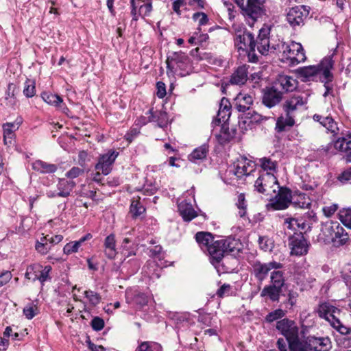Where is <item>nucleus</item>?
<instances>
[{
	"instance_id": "31",
	"label": "nucleus",
	"mask_w": 351,
	"mask_h": 351,
	"mask_svg": "<svg viewBox=\"0 0 351 351\" xmlns=\"http://www.w3.org/2000/svg\"><path fill=\"white\" fill-rule=\"evenodd\" d=\"M313 120L319 122L322 125L326 128V130L331 133L335 134L338 130L337 123L330 116H322L320 114H314Z\"/></svg>"
},
{
	"instance_id": "24",
	"label": "nucleus",
	"mask_w": 351,
	"mask_h": 351,
	"mask_svg": "<svg viewBox=\"0 0 351 351\" xmlns=\"http://www.w3.org/2000/svg\"><path fill=\"white\" fill-rule=\"evenodd\" d=\"M258 164L265 173L262 174H271L275 176L278 172V162L271 157H263L258 159Z\"/></svg>"
},
{
	"instance_id": "19",
	"label": "nucleus",
	"mask_w": 351,
	"mask_h": 351,
	"mask_svg": "<svg viewBox=\"0 0 351 351\" xmlns=\"http://www.w3.org/2000/svg\"><path fill=\"white\" fill-rule=\"evenodd\" d=\"M276 328L286 338L287 341L299 334V328L295 323L286 318L277 322Z\"/></svg>"
},
{
	"instance_id": "33",
	"label": "nucleus",
	"mask_w": 351,
	"mask_h": 351,
	"mask_svg": "<svg viewBox=\"0 0 351 351\" xmlns=\"http://www.w3.org/2000/svg\"><path fill=\"white\" fill-rule=\"evenodd\" d=\"M32 167L34 170L41 173H53L58 169V166L56 165L48 163L40 160H38L32 162Z\"/></svg>"
},
{
	"instance_id": "5",
	"label": "nucleus",
	"mask_w": 351,
	"mask_h": 351,
	"mask_svg": "<svg viewBox=\"0 0 351 351\" xmlns=\"http://www.w3.org/2000/svg\"><path fill=\"white\" fill-rule=\"evenodd\" d=\"M234 29L235 47L239 50L247 52L251 61H257L258 58L255 54L256 43L253 34L240 25L234 27Z\"/></svg>"
},
{
	"instance_id": "8",
	"label": "nucleus",
	"mask_w": 351,
	"mask_h": 351,
	"mask_svg": "<svg viewBox=\"0 0 351 351\" xmlns=\"http://www.w3.org/2000/svg\"><path fill=\"white\" fill-rule=\"evenodd\" d=\"M256 164L254 162L247 159L245 157H241L237 160L233 166H230L226 170L225 176H235L237 178H241L243 176H248L255 170Z\"/></svg>"
},
{
	"instance_id": "13",
	"label": "nucleus",
	"mask_w": 351,
	"mask_h": 351,
	"mask_svg": "<svg viewBox=\"0 0 351 351\" xmlns=\"http://www.w3.org/2000/svg\"><path fill=\"white\" fill-rule=\"evenodd\" d=\"M309 14L305 5L295 6L291 8L287 14V21L293 27L304 25V21Z\"/></svg>"
},
{
	"instance_id": "18",
	"label": "nucleus",
	"mask_w": 351,
	"mask_h": 351,
	"mask_svg": "<svg viewBox=\"0 0 351 351\" xmlns=\"http://www.w3.org/2000/svg\"><path fill=\"white\" fill-rule=\"evenodd\" d=\"M239 8L253 22L261 17L264 12L263 2L261 0H247V3H244V7Z\"/></svg>"
},
{
	"instance_id": "21",
	"label": "nucleus",
	"mask_w": 351,
	"mask_h": 351,
	"mask_svg": "<svg viewBox=\"0 0 351 351\" xmlns=\"http://www.w3.org/2000/svg\"><path fill=\"white\" fill-rule=\"evenodd\" d=\"M3 141L4 144L9 147H13L19 153L22 152L20 145L16 143V136L14 134L15 125L12 123H5L3 124Z\"/></svg>"
},
{
	"instance_id": "17",
	"label": "nucleus",
	"mask_w": 351,
	"mask_h": 351,
	"mask_svg": "<svg viewBox=\"0 0 351 351\" xmlns=\"http://www.w3.org/2000/svg\"><path fill=\"white\" fill-rule=\"evenodd\" d=\"M275 184H278L276 176L271 174H261L254 183L255 189L260 193L267 194Z\"/></svg>"
},
{
	"instance_id": "37",
	"label": "nucleus",
	"mask_w": 351,
	"mask_h": 351,
	"mask_svg": "<svg viewBox=\"0 0 351 351\" xmlns=\"http://www.w3.org/2000/svg\"><path fill=\"white\" fill-rule=\"evenodd\" d=\"M208 153V145L207 144H203L192 152V153L189 156V160L197 163L206 158Z\"/></svg>"
},
{
	"instance_id": "3",
	"label": "nucleus",
	"mask_w": 351,
	"mask_h": 351,
	"mask_svg": "<svg viewBox=\"0 0 351 351\" xmlns=\"http://www.w3.org/2000/svg\"><path fill=\"white\" fill-rule=\"evenodd\" d=\"M332 57H325L319 64L304 66L298 69L299 77L303 82L317 81L327 84L332 82L333 75L330 72L333 66Z\"/></svg>"
},
{
	"instance_id": "14",
	"label": "nucleus",
	"mask_w": 351,
	"mask_h": 351,
	"mask_svg": "<svg viewBox=\"0 0 351 351\" xmlns=\"http://www.w3.org/2000/svg\"><path fill=\"white\" fill-rule=\"evenodd\" d=\"M75 186V182L73 181L67 180L64 178L59 179L56 185L57 190H48L46 192V195L49 198L56 197H67L71 195Z\"/></svg>"
},
{
	"instance_id": "25",
	"label": "nucleus",
	"mask_w": 351,
	"mask_h": 351,
	"mask_svg": "<svg viewBox=\"0 0 351 351\" xmlns=\"http://www.w3.org/2000/svg\"><path fill=\"white\" fill-rule=\"evenodd\" d=\"M311 351H328L331 348L330 341L328 338H317L308 337Z\"/></svg>"
},
{
	"instance_id": "56",
	"label": "nucleus",
	"mask_w": 351,
	"mask_h": 351,
	"mask_svg": "<svg viewBox=\"0 0 351 351\" xmlns=\"http://www.w3.org/2000/svg\"><path fill=\"white\" fill-rule=\"evenodd\" d=\"M52 268L49 265L43 267L41 265V271L38 273L37 280H38L42 284L50 279L49 273Z\"/></svg>"
},
{
	"instance_id": "51",
	"label": "nucleus",
	"mask_w": 351,
	"mask_h": 351,
	"mask_svg": "<svg viewBox=\"0 0 351 351\" xmlns=\"http://www.w3.org/2000/svg\"><path fill=\"white\" fill-rule=\"evenodd\" d=\"M339 219L346 227L351 228V209L344 208L339 213Z\"/></svg>"
},
{
	"instance_id": "46",
	"label": "nucleus",
	"mask_w": 351,
	"mask_h": 351,
	"mask_svg": "<svg viewBox=\"0 0 351 351\" xmlns=\"http://www.w3.org/2000/svg\"><path fill=\"white\" fill-rule=\"evenodd\" d=\"M220 134L217 135L219 141L221 143H226L230 141L232 138V134L230 132L229 128L227 123H220Z\"/></svg>"
},
{
	"instance_id": "27",
	"label": "nucleus",
	"mask_w": 351,
	"mask_h": 351,
	"mask_svg": "<svg viewBox=\"0 0 351 351\" xmlns=\"http://www.w3.org/2000/svg\"><path fill=\"white\" fill-rule=\"evenodd\" d=\"M248 68L249 66H247L246 65L239 66L232 74L230 82L235 85L244 84L248 78Z\"/></svg>"
},
{
	"instance_id": "44",
	"label": "nucleus",
	"mask_w": 351,
	"mask_h": 351,
	"mask_svg": "<svg viewBox=\"0 0 351 351\" xmlns=\"http://www.w3.org/2000/svg\"><path fill=\"white\" fill-rule=\"evenodd\" d=\"M192 56L196 57L197 60H206L210 64L215 63V58L213 57L211 53L202 52L199 53V48H195L191 51Z\"/></svg>"
},
{
	"instance_id": "6",
	"label": "nucleus",
	"mask_w": 351,
	"mask_h": 351,
	"mask_svg": "<svg viewBox=\"0 0 351 351\" xmlns=\"http://www.w3.org/2000/svg\"><path fill=\"white\" fill-rule=\"evenodd\" d=\"M167 74L181 77L189 75L191 71L190 59L185 53L173 52L167 59Z\"/></svg>"
},
{
	"instance_id": "32",
	"label": "nucleus",
	"mask_w": 351,
	"mask_h": 351,
	"mask_svg": "<svg viewBox=\"0 0 351 351\" xmlns=\"http://www.w3.org/2000/svg\"><path fill=\"white\" fill-rule=\"evenodd\" d=\"M296 282L302 287V289H307L312 287V283L315 279L311 277L305 269L297 271L295 274Z\"/></svg>"
},
{
	"instance_id": "9",
	"label": "nucleus",
	"mask_w": 351,
	"mask_h": 351,
	"mask_svg": "<svg viewBox=\"0 0 351 351\" xmlns=\"http://www.w3.org/2000/svg\"><path fill=\"white\" fill-rule=\"evenodd\" d=\"M277 188H279L278 194L267 204L269 210L286 209L291 203V191L287 188H280L279 186Z\"/></svg>"
},
{
	"instance_id": "2",
	"label": "nucleus",
	"mask_w": 351,
	"mask_h": 351,
	"mask_svg": "<svg viewBox=\"0 0 351 351\" xmlns=\"http://www.w3.org/2000/svg\"><path fill=\"white\" fill-rule=\"evenodd\" d=\"M310 95L309 91L295 93L285 101L282 106L285 114L280 115L276 120L275 130L277 132L286 131L295 125L298 110L307 104Z\"/></svg>"
},
{
	"instance_id": "15",
	"label": "nucleus",
	"mask_w": 351,
	"mask_h": 351,
	"mask_svg": "<svg viewBox=\"0 0 351 351\" xmlns=\"http://www.w3.org/2000/svg\"><path fill=\"white\" fill-rule=\"evenodd\" d=\"M341 136L334 142L336 150L344 154L343 158L348 162H351V133L343 132Z\"/></svg>"
},
{
	"instance_id": "29",
	"label": "nucleus",
	"mask_w": 351,
	"mask_h": 351,
	"mask_svg": "<svg viewBox=\"0 0 351 351\" xmlns=\"http://www.w3.org/2000/svg\"><path fill=\"white\" fill-rule=\"evenodd\" d=\"M178 206L180 215L185 221H190L197 216L191 202L182 201Z\"/></svg>"
},
{
	"instance_id": "35",
	"label": "nucleus",
	"mask_w": 351,
	"mask_h": 351,
	"mask_svg": "<svg viewBox=\"0 0 351 351\" xmlns=\"http://www.w3.org/2000/svg\"><path fill=\"white\" fill-rule=\"evenodd\" d=\"M104 253L109 259H113L117 255L116 240L114 234L107 236L104 241Z\"/></svg>"
},
{
	"instance_id": "54",
	"label": "nucleus",
	"mask_w": 351,
	"mask_h": 351,
	"mask_svg": "<svg viewBox=\"0 0 351 351\" xmlns=\"http://www.w3.org/2000/svg\"><path fill=\"white\" fill-rule=\"evenodd\" d=\"M285 315V312L280 309H276L267 315L265 320L269 322H273L276 320L282 318Z\"/></svg>"
},
{
	"instance_id": "23",
	"label": "nucleus",
	"mask_w": 351,
	"mask_h": 351,
	"mask_svg": "<svg viewBox=\"0 0 351 351\" xmlns=\"http://www.w3.org/2000/svg\"><path fill=\"white\" fill-rule=\"evenodd\" d=\"M252 104L253 96L249 93H239L234 98V108L239 112H246Z\"/></svg>"
},
{
	"instance_id": "10",
	"label": "nucleus",
	"mask_w": 351,
	"mask_h": 351,
	"mask_svg": "<svg viewBox=\"0 0 351 351\" xmlns=\"http://www.w3.org/2000/svg\"><path fill=\"white\" fill-rule=\"evenodd\" d=\"M317 311L319 316L328 321L332 326H339L340 309L328 302H323L319 305Z\"/></svg>"
},
{
	"instance_id": "47",
	"label": "nucleus",
	"mask_w": 351,
	"mask_h": 351,
	"mask_svg": "<svg viewBox=\"0 0 351 351\" xmlns=\"http://www.w3.org/2000/svg\"><path fill=\"white\" fill-rule=\"evenodd\" d=\"M38 313L39 310L37 306V302H31L23 308V315L28 319H32L34 316L38 315Z\"/></svg>"
},
{
	"instance_id": "40",
	"label": "nucleus",
	"mask_w": 351,
	"mask_h": 351,
	"mask_svg": "<svg viewBox=\"0 0 351 351\" xmlns=\"http://www.w3.org/2000/svg\"><path fill=\"white\" fill-rule=\"evenodd\" d=\"M43 99L49 105L58 107L63 103L62 98L57 94L51 93H43L42 94Z\"/></svg>"
},
{
	"instance_id": "58",
	"label": "nucleus",
	"mask_w": 351,
	"mask_h": 351,
	"mask_svg": "<svg viewBox=\"0 0 351 351\" xmlns=\"http://www.w3.org/2000/svg\"><path fill=\"white\" fill-rule=\"evenodd\" d=\"M260 247L264 251H271L274 243L271 239L266 237H260L258 239Z\"/></svg>"
},
{
	"instance_id": "48",
	"label": "nucleus",
	"mask_w": 351,
	"mask_h": 351,
	"mask_svg": "<svg viewBox=\"0 0 351 351\" xmlns=\"http://www.w3.org/2000/svg\"><path fill=\"white\" fill-rule=\"evenodd\" d=\"M236 205L239 210L238 213L239 216L241 218H245L247 214V202L243 193H240L238 195Z\"/></svg>"
},
{
	"instance_id": "63",
	"label": "nucleus",
	"mask_w": 351,
	"mask_h": 351,
	"mask_svg": "<svg viewBox=\"0 0 351 351\" xmlns=\"http://www.w3.org/2000/svg\"><path fill=\"white\" fill-rule=\"evenodd\" d=\"M51 249V246L49 243H36L35 250L41 255L47 254Z\"/></svg>"
},
{
	"instance_id": "57",
	"label": "nucleus",
	"mask_w": 351,
	"mask_h": 351,
	"mask_svg": "<svg viewBox=\"0 0 351 351\" xmlns=\"http://www.w3.org/2000/svg\"><path fill=\"white\" fill-rule=\"evenodd\" d=\"M35 81L27 80L25 82V87L23 89V93L27 97H33L36 93Z\"/></svg>"
},
{
	"instance_id": "59",
	"label": "nucleus",
	"mask_w": 351,
	"mask_h": 351,
	"mask_svg": "<svg viewBox=\"0 0 351 351\" xmlns=\"http://www.w3.org/2000/svg\"><path fill=\"white\" fill-rule=\"evenodd\" d=\"M173 319L175 321L176 326L178 328L188 326L189 320L184 315L176 314L173 315Z\"/></svg>"
},
{
	"instance_id": "55",
	"label": "nucleus",
	"mask_w": 351,
	"mask_h": 351,
	"mask_svg": "<svg viewBox=\"0 0 351 351\" xmlns=\"http://www.w3.org/2000/svg\"><path fill=\"white\" fill-rule=\"evenodd\" d=\"M80 246V242H78V241L69 242L64 246L63 252L66 255L75 253L78 252Z\"/></svg>"
},
{
	"instance_id": "30",
	"label": "nucleus",
	"mask_w": 351,
	"mask_h": 351,
	"mask_svg": "<svg viewBox=\"0 0 351 351\" xmlns=\"http://www.w3.org/2000/svg\"><path fill=\"white\" fill-rule=\"evenodd\" d=\"M149 114V120L151 122L157 123V125L160 128L166 127L168 124V115L165 111L154 110V108H151L147 113Z\"/></svg>"
},
{
	"instance_id": "49",
	"label": "nucleus",
	"mask_w": 351,
	"mask_h": 351,
	"mask_svg": "<svg viewBox=\"0 0 351 351\" xmlns=\"http://www.w3.org/2000/svg\"><path fill=\"white\" fill-rule=\"evenodd\" d=\"M145 211V207L138 199H133L130 205V213L133 217L141 216Z\"/></svg>"
},
{
	"instance_id": "39",
	"label": "nucleus",
	"mask_w": 351,
	"mask_h": 351,
	"mask_svg": "<svg viewBox=\"0 0 351 351\" xmlns=\"http://www.w3.org/2000/svg\"><path fill=\"white\" fill-rule=\"evenodd\" d=\"M20 93V88L14 83H9L5 92V99L11 104H14L16 100V95Z\"/></svg>"
},
{
	"instance_id": "34",
	"label": "nucleus",
	"mask_w": 351,
	"mask_h": 351,
	"mask_svg": "<svg viewBox=\"0 0 351 351\" xmlns=\"http://www.w3.org/2000/svg\"><path fill=\"white\" fill-rule=\"evenodd\" d=\"M282 292V288L276 285H269L265 286L261 293V297H266L272 302L279 300L280 294Z\"/></svg>"
},
{
	"instance_id": "20",
	"label": "nucleus",
	"mask_w": 351,
	"mask_h": 351,
	"mask_svg": "<svg viewBox=\"0 0 351 351\" xmlns=\"http://www.w3.org/2000/svg\"><path fill=\"white\" fill-rule=\"evenodd\" d=\"M273 86L282 93L294 90L297 87V81L292 77L280 75L274 82Z\"/></svg>"
},
{
	"instance_id": "11",
	"label": "nucleus",
	"mask_w": 351,
	"mask_h": 351,
	"mask_svg": "<svg viewBox=\"0 0 351 351\" xmlns=\"http://www.w3.org/2000/svg\"><path fill=\"white\" fill-rule=\"evenodd\" d=\"M118 156V152L113 149L108 150L106 154L99 156L98 162L95 166V169L101 171L104 176L108 175L111 172L112 165Z\"/></svg>"
},
{
	"instance_id": "60",
	"label": "nucleus",
	"mask_w": 351,
	"mask_h": 351,
	"mask_svg": "<svg viewBox=\"0 0 351 351\" xmlns=\"http://www.w3.org/2000/svg\"><path fill=\"white\" fill-rule=\"evenodd\" d=\"M124 264V267L128 266V269H130L128 272L130 275L136 274L141 266L140 262L136 259L130 260L125 263Z\"/></svg>"
},
{
	"instance_id": "38",
	"label": "nucleus",
	"mask_w": 351,
	"mask_h": 351,
	"mask_svg": "<svg viewBox=\"0 0 351 351\" xmlns=\"http://www.w3.org/2000/svg\"><path fill=\"white\" fill-rule=\"evenodd\" d=\"M341 226L338 221H328L322 226L323 234L332 241V237L337 234V230L340 229Z\"/></svg>"
},
{
	"instance_id": "4",
	"label": "nucleus",
	"mask_w": 351,
	"mask_h": 351,
	"mask_svg": "<svg viewBox=\"0 0 351 351\" xmlns=\"http://www.w3.org/2000/svg\"><path fill=\"white\" fill-rule=\"evenodd\" d=\"M273 48L276 49V53L278 55L280 61L289 65L298 64L306 58L304 48L299 43L293 41L289 44L278 40Z\"/></svg>"
},
{
	"instance_id": "22",
	"label": "nucleus",
	"mask_w": 351,
	"mask_h": 351,
	"mask_svg": "<svg viewBox=\"0 0 351 351\" xmlns=\"http://www.w3.org/2000/svg\"><path fill=\"white\" fill-rule=\"evenodd\" d=\"M282 99V93L272 86L265 89L262 97V102L266 107L271 108L278 104Z\"/></svg>"
},
{
	"instance_id": "62",
	"label": "nucleus",
	"mask_w": 351,
	"mask_h": 351,
	"mask_svg": "<svg viewBox=\"0 0 351 351\" xmlns=\"http://www.w3.org/2000/svg\"><path fill=\"white\" fill-rule=\"evenodd\" d=\"M84 173V171L83 169L78 167H74L66 173V176L69 179H74L83 175Z\"/></svg>"
},
{
	"instance_id": "1",
	"label": "nucleus",
	"mask_w": 351,
	"mask_h": 351,
	"mask_svg": "<svg viewBox=\"0 0 351 351\" xmlns=\"http://www.w3.org/2000/svg\"><path fill=\"white\" fill-rule=\"evenodd\" d=\"M195 240L202 250L208 253L211 264L218 271L222 272H229L230 269L225 266L226 262L229 259L228 255L235 257L243 247L240 240L235 237H221L215 241L212 234L205 232H197Z\"/></svg>"
},
{
	"instance_id": "7",
	"label": "nucleus",
	"mask_w": 351,
	"mask_h": 351,
	"mask_svg": "<svg viewBox=\"0 0 351 351\" xmlns=\"http://www.w3.org/2000/svg\"><path fill=\"white\" fill-rule=\"evenodd\" d=\"M273 27V25L264 24L260 29L258 37L255 40L256 43V49L261 55L266 56L269 52H276V49L273 48L276 44L271 43L269 40V35Z\"/></svg>"
},
{
	"instance_id": "61",
	"label": "nucleus",
	"mask_w": 351,
	"mask_h": 351,
	"mask_svg": "<svg viewBox=\"0 0 351 351\" xmlns=\"http://www.w3.org/2000/svg\"><path fill=\"white\" fill-rule=\"evenodd\" d=\"M338 180L342 184L351 183V167L339 175Z\"/></svg>"
},
{
	"instance_id": "42",
	"label": "nucleus",
	"mask_w": 351,
	"mask_h": 351,
	"mask_svg": "<svg viewBox=\"0 0 351 351\" xmlns=\"http://www.w3.org/2000/svg\"><path fill=\"white\" fill-rule=\"evenodd\" d=\"M161 345L154 341L141 342L136 348V351H162Z\"/></svg>"
},
{
	"instance_id": "45",
	"label": "nucleus",
	"mask_w": 351,
	"mask_h": 351,
	"mask_svg": "<svg viewBox=\"0 0 351 351\" xmlns=\"http://www.w3.org/2000/svg\"><path fill=\"white\" fill-rule=\"evenodd\" d=\"M139 5V14L145 17L149 15L152 10V4L151 0H138Z\"/></svg>"
},
{
	"instance_id": "41",
	"label": "nucleus",
	"mask_w": 351,
	"mask_h": 351,
	"mask_svg": "<svg viewBox=\"0 0 351 351\" xmlns=\"http://www.w3.org/2000/svg\"><path fill=\"white\" fill-rule=\"evenodd\" d=\"M271 272L270 279L273 285L282 288L285 285L284 272L280 269H272Z\"/></svg>"
},
{
	"instance_id": "12",
	"label": "nucleus",
	"mask_w": 351,
	"mask_h": 351,
	"mask_svg": "<svg viewBox=\"0 0 351 351\" xmlns=\"http://www.w3.org/2000/svg\"><path fill=\"white\" fill-rule=\"evenodd\" d=\"M283 265L276 261L262 263L256 262L252 267V274L260 282H263L267 276L269 272L272 269H280Z\"/></svg>"
},
{
	"instance_id": "64",
	"label": "nucleus",
	"mask_w": 351,
	"mask_h": 351,
	"mask_svg": "<svg viewBox=\"0 0 351 351\" xmlns=\"http://www.w3.org/2000/svg\"><path fill=\"white\" fill-rule=\"evenodd\" d=\"M193 34L195 36L198 45H202L203 43H205L209 38L206 33L202 32L201 27H197Z\"/></svg>"
},
{
	"instance_id": "52",
	"label": "nucleus",
	"mask_w": 351,
	"mask_h": 351,
	"mask_svg": "<svg viewBox=\"0 0 351 351\" xmlns=\"http://www.w3.org/2000/svg\"><path fill=\"white\" fill-rule=\"evenodd\" d=\"M231 115V112L218 110L217 117L213 121L215 125H219L220 123H227Z\"/></svg>"
},
{
	"instance_id": "43",
	"label": "nucleus",
	"mask_w": 351,
	"mask_h": 351,
	"mask_svg": "<svg viewBox=\"0 0 351 351\" xmlns=\"http://www.w3.org/2000/svg\"><path fill=\"white\" fill-rule=\"evenodd\" d=\"M41 265L38 263H34L29 265L26 269L25 276L27 279L35 281L37 280L38 273L41 271Z\"/></svg>"
},
{
	"instance_id": "26",
	"label": "nucleus",
	"mask_w": 351,
	"mask_h": 351,
	"mask_svg": "<svg viewBox=\"0 0 351 351\" xmlns=\"http://www.w3.org/2000/svg\"><path fill=\"white\" fill-rule=\"evenodd\" d=\"M126 300L128 303L134 304L137 308H141L148 302L147 295L138 291H134V293L127 291Z\"/></svg>"
},
{
	"instance_id": "16",
	"label": "nucleus",
	"mask_w": 351,
	"mask_h": 351,
	"mask_svg": "<svg viewBox=\"0 0 351 351\" xmlns=\"http://www.w3.org/2000/svg\"><path fill=\"white\" fill-rule=\"evenodd\" d=\"M289 245L292 255L303 256L308 253L310 243L302 234H300L291 238Z\"/></svg>"
},
{
	"instance_id": "28",
	"label": "nucleus",
	"mask_w": 351,
	"mask_h": 351,
	"mask_svg": "<svg viewBox=\"0 0 351 351\" xmlns=\"http://www.w3.org/2000/svg\"><path fill=\"white\" fill-rule=\"evenodd\" d=\"M289 351H311L308 337L300 339L299 334L287 341Z\"/></svg>"
},
{
	"instance_id": "50",
	"label": "nucleus",
	"mask_w": 351,
	"mask_h": 351,
	"mask_svg": "<svg viewBox=\"0 0 351 351\" xmlns=\"http://www.w3.org/2000/svg\"><path fill=\"white\" fill-rule=\"evenodd\" d=\"M84 297L88 300L90 306H95L101 302V296L99 293L87 290L84 292Z\"/></svg>"
},
{
	"instance_id": "36",
	"label": "nucleus",
	"mask_w": 351,
	"mask_h": 351,
	"mask_svg": "<svg viewBox=\"0 0 351 351\" xmlns=\"http://www.w3.org/2000/svg\"><path fill=\"white\" fill-rule=\"evenodd\" d=\"M331 242L337 247L347 245L350 242L349 235L342 226L337 230V234L332 237Z\"/></svg>"
},
{
	"instance_id": "53",
	"label": "nucleus",
	"mask_w": 351,
	"mask_h": 351,
	"mask_svg": "<svg viewBox=\"0 0 351 351\" xmlns=\"http://www.w3.org/2000/svg\"><path fill=\"white\" fill-rule=\"evenodd\" d=\"M192 19L197 23L198 27L207 25L209 21L207 14L201 12L194 13L192 16Z\"/></svg>"
}]
</instances>
